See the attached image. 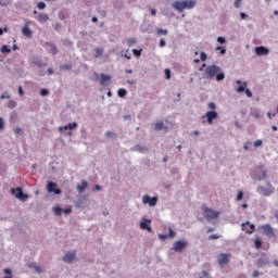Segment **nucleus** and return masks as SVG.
<instances>
[{"label":"nucleus","mask_w":278,"mask_h":278,"mask_svg":"<svg viewBox=\"0 0 278 278\" xmlns=\"http://www.w3.org/2000/svg\"><path fill=\"white\" fill-rule=\"evenodd\" d=\"M197 5L194 0L175 1L172 3V8L177 12H184V10H192Z\"/></svg>","instance_id":"obj_1"},{"label":"nucleus","mask_w":278,"mask_h":278,"mask_svg":"<svg viewBox=\"0 0 278 278\" xmlns=\"http://www.w3.org/2000/svg\"><path fill=\"white\" fill-rule=\"evenodd\" d=\"M202 211H203L204 218H206L207 220H214L218 218V216H220V212L214 211L207 206H204Z\"/></svg>","instance_id":"obj_2"},{"label":"nucleus","mask_w":278,"mask_h":278,"mask_svg":"<svg viewBox=\"0 0 278 278\" xmlns=\"http://www.w3.org/2000/svg\"><path fill=\"white\" fill-rule=\"evenodd\" d=\"M236 84H238V88H237V92H244L245 91V94L247 97L251 98L253 97V92L251 91V89H247V81H242V80H237Z\"/></svg>","instance_id":"obj_3"},{"label":"nucleus","mask_w":278,"mask_h":278,"mask_svg":"<svg viewBox=\"0 0 278 278\" xmlns=\"http://www.w3.org/2000/svg\"><path fill=\"white\" fill-rule=\"evenodd\" d=\"M254 177L258 181H262V180L266 179L267 172H266V169H264V165H261V166L256 167V169L254 172Z\"/></svg>","instance_id":"obj_4"},{"label":"nucleus","mask_w":278,"mask_h":278,"mask_svg":"<svg viewBox=\"0 0 278 278\" xmlns=\"http://www.w3.org/2000/svg\"><path fill=\"white\" fill-rule=\"evenodd\" d=\"M267 186H269V188L258 187L257 192L263 194V197H270V194L275 192V189L270 186V182H268Z\"/></svg>","instance_id":"obj_5"},{"label":"nucleus","mask_w":278,"mask_h":278,"mask_svg":"<svg viewBox=\"0 0 278 278\" xmlns=\"http://www.w3.org/2000/svg\"><path fill=\"white\" fill-rule=\"evenodd\" d=\"M202 118H206L208 125H212V123H214V121H216V118H218V112L208 111L205 113L204 116H202Z\"/></svg>","instance_id":"obj_6"},{"label":"nucleus","mask_w":278,"mask_h":278,"mask_svg":"<svg viewBox=\"0 0 278 278\" xmlns=\"http://www.w3.org/2000/svg\"><path fill=\"white\" fill-rule=\"evenodd\" d=\"M242 231H245V233H255V225L251 224V222H245L241 225Z\"/></svg>","instance_id":"obj_7"},{"label":"nucleus","mask_w":278,"mask_h":278,"mask_svg":"<svg viewBox=\"0 0 278 278\" xmlns=\"http://www.w3.org/2000/svg\"><path fill=\"white\" fill-rule=\"evenodd\" d=\"M185 247H188V242L181 241V240L176 241L174 243L173 251H176V253H181V251H184Z\"/></svg>","instance_id":"obj_8"},{"label":"nucleus","mask_w":278,"mask_h":278,"mask_svg":"<svg viewBox=\"0 0 278 278\" xmlns=\"http://www.w3.org/2000/svg\"><path fill=\"white\" fill-rule=\"evenodd\" d=\"M254 51H255V54L258 56L268 55L270 53V50L264 46L255 47Z\"/></svg>","instance_id":"obj_9"},{"label":"nucleus","mask_w":278,"mask_h":278,"mask_svg":"<svg viewBox=\"0 0 278 278\" xmlns=\"http://www.w3.org/2000/svg\"><path fill=\"white\" fill-rule=\"evenodd\" d=\"M262 230H263V233H265V236H268L269 238H273V236H275V230L273 229L270 224L263 225Z\"/></svg>","instance_id":"obj_10"},{"label":"nucleus","mask_w":278,"mask_h":278,"mask_svg":"<svg viewBox=\"0 0 278 278\" xmlns=\"http://www.w3.org/2000/svg\"><path fill=\"white\" fill-rule=\"evenodd\" d=\"M230 257H231V254H225V253L219 254V257L217 260L218 265L223 266L224 264H229Z\"/></svg>","instance_id":"obj_11"},{"label":"nucleus","mask_w":278,"mask_h":278,"mask_svg":"<svg viewBox=\"0 0 278 278\" xmlns=\"http://www.w3.org/2000/svg\"><path fill=\"white\" fill-rule=\"evenodd\" d=\"M11 192L16 197V199H20L21 201L27 199V194L23 193V189L21 188L11 189Z\"/></svg>","instance_id":"obj_12"},{"label":"nucleus","mask_w":278,"mask_h":278,"mask_svg":"<svg viewBox=\"0 0 278 278\" xmlns=\"http://www.w3.org/2000/svg\"><path fill=\"white\" fill-rule=\"evenodd\" d=\"M47 190L48 192H54V194H62V190L58 189V185L55 182H48Z\"/></svg>","instance_id":"obj_13"},{"label":"nucleus","mask_w":278,"mask_h":278,"mask_svg":"<svg viewBox=\"0 0 278 278\" xmlns=\"http://www.w3.org/2000/svg\"><path fill=\"white\" fill-rule=\"evenodd\" d=\"M142 202L144 204L148 203L150 205V207H153L154 205H157V198H151L149 195H143Z\"/></svg>","instance_id":"obj_14"},{"label":"nucleus","mask_w":278,"mask_h":278,"mask_svg":"<svg viewBox=\"0 0 278 278\" xmlns=\"http://www.w3.org/2000/svg\"><path fill=\"white\" fill-rule=\"evenodd\" d=\"M45 47H49L50 53H52V55H58L60 53V50L58 49V46H55V43H53L51 41H47L45 43Z\"/></svg>","instance_id":"obj_15"},{"label":"nucleus","mask_w":278,"mask_h":278,"mask_svg":"<svg viewBox=\"0 0 278 278\" xmlns=\"http://www.w3.org/2000/svg\"><path fill=\"white\" fill-rule=\"evenodd\" d=\"M111 81H112V76L101 74V78H100L101 86H110Z\"/></svg>","instance_id":"obj_16"},{"label":"nucleus","mask_w":278,"mask_h":278,"mask_svg":"<svg viewBox=\"0 0 278 278\" xmlns=\"http://www.w3.org/2000/svg\"><path fill=\"white\" fill-rule=\"evenodd\" d=\"M22 34H23V36H25V38H31V36H34V31L30 30L28 24H26V25L22 28Z\"/></svg>","instance_id":"obj_17"},{"label":"nucleus","mask_w":278,"mask_h":278,"mask_svg":"<svg viewBox=\"0 0 278 278\" xmlns=\"http://www.w3.org/2000/svg\"><path fill=\"white\" fill-rule=\"evenodd\" d=\"M142 34H153V25L144 24L141 26Z\"/></svg>","instance_id":"obj_18"},{"label":"nucleus","mask_w":278,"mask_h":278,"mask_svg":"<svg viewBox=\"0 0 278 278\" xmlns=\"http://www.w3.org/2000/svg\"><path fill=\"white\" fill-rule=\"evenodd\" d=\"M36 21H38V23H47V21H49V15L39 13L38 16L36 17Z\"/></svg>","instance_id":"obj_19"},{"label":"nucleus","mask_w":278,"mask_h":278,"mask_svg":"<svg viewBox=\"0 0 278 278\" xmlns=\"http://www.w3.org/2000/svg\"><path fill=\"white\" fill-rule=\"evenodd\" d=\"M147 223H149V225H151V219H149V220L144 219V222H141L140 229H147V231H151V227Z\"/></svg>","instance_id":"obj_20"},{"label":"nucleus","mask_w":278,"mask_h":278,"mask_svg":"<svg viewBox=\"0 0 278 278\" xmlns=\"http://www.w3.org/2000/svg\"><path fill=\"white\" fill-rule=\"evenodd\" d=\"M75 260V253H67L63 256V262H73Z\"/></svg>","instance_id":"obj_21"},{"label":"nucleus","mask_w":278,"mask_h":278,"mask_svg":"<svg viewBox=\"0 0 278 278\" xmlns=\"http://www.w3.org/2000/svg\"><path fill=\"white\" fill-rule=\"evenodd\" d=\"M88 188V182L86 180H83L80 185L77 186L78 192H84Z\"/></svg>","instance_id":"obj_22"},{"label":"nucleus","mask_w":278,"mask_h":278,"mask_svg":"<svg viewBox=\"0 0 278 278\" xmlns=\"http://www.w3.org/2000/svg\"><path fill=\"white\" fill-rule=\"evenodd\" d=\"M154 129L155 131H162V129H166V127H164V122H156L154 124Z\"/></svg>","instance_id":"obj_23"},{"label":"nucleus","mask_w":278,"mask_h":278,"mask_svg":"<svg viewBox=\"0 0 278 278\" xmlns=\"http://www.w3.org/2000/svg\"><path fill=\"white\" fill-rule=\"evenodd\" d=\"M156 34L157 36H168V29L157 28Z\"/></svg>","instance_id":"obj_24"},{"label":"nucleus","mask_w":278,"mask_h":278,"mask_svg":"<svg viewBox=\"0 0 278 278\" xmlns=\"http://www.w3.org/2000/svg\"><path fill=\"white\" fill-rule=\"evenodd\" d=\"M1 53H12V49L8 45H3L0 49Z\"/></svg>","instance_id":"obj_25"},{"label":"nucleus","mask_w":278,"mask_h":278,"mask_svg":"<svg viewBox=\"0 0 278 278\" xmlns=\"http://www.w3.org/2000/svg\"><path fill=\"white\" fill-rule=\"evenodd\" d=\"M136 42H138V40L135 37H130L127 39L128 47H134V45H136Z\"/></svg>","instance_id":"obj_26"},{"label":"nucleus","mask_w":278,"mask_h":278,"mask_svg":"<svg viewBox=\"0 0 278 278\" xmlns=\"http://www.w3.org/2000/svg\"><path fill=\"white\" fill-rule=\"evenodd\" d=\"M215 51H219L220 55H225V53H227V49L223 46H217Z\"/></svg>","instance_id":"obj_27"},{"label":"nucleus","mask_w":278,"mask_h":278,"mask_svg":"<svg viewBox=\"0 0 278 278\" xmlns=\"http://www.w3.org/2000/svg\"><path fill=\"white\" fill-rule=\"evenodd\" d=\"M132 54L135 58H140L142 55V49H132Z\"/></svg>","instance_id":"obj_28"},{"label":"nucleus","mask_w":278,"mask_h":278,"mask_svg":"<svg viewBox=\"0 0 278 278\" xmlns=\"http://www.w3.org/2000/svg\"><path fill=\"white\" fill-rule=\"evenodd\" d=\"M72 70H73V65L71 63H66L61 66V71H72Z\"/></svg>","instance_id":"obj_29"},{"label":"nucleus","mask_w":278,"mask_h":278,"mask_svg":"<svg viewBox=\"0 0 278 278\" xmlns=\"http://www.w3.org/2000/svg\"><path fill=\"white\" fill-rule=\"evenodd\" d=\"M103 55V48H97L94 58H101Z\"/></svg>","instance_id":"obj_30"},{"label":"nucleus","mask_w":278,"mask_h":278,"mask_svg":"<svg viewBox=\"0 0 278 278\" xmlns=\"http://www.w3.org/2000/svg\"><path fill=\"white\" fill-rule=\"evenodd\" d=\"M53 212H54L55 216H62L63 210L61 207H59V206H55L53 208Z\"/></svg>","instance_id":"obj_31"},{"label":"nucleus","mask_w":278,"mask_h":278,"mask_svg":"<svg viewBox=\"0 0 278 278\" xmlns=\"http://www.w3.org/2000/svg\"><path fill=\"white\" fill-rule=\"evenodd\" d=\"M61 42H63V45L65 47H71L73 46V41H71V39H62Z\"/></svg>","instance_id":"obj_32"},{"label":"nucleus","mask_w":278,"mask_h":278,"mask_svg":"<svg viewBox=\"0 0 278 278\" xmlns=\"http://www.w3.org/2000/svg\"><path fill=\"white\" fill-rule=\"evenodd\" d=\"M29 267H30V268H35V270H36L37 273H42V268H41L40 266L34 264V263L30 264Z\"/></svg>","instance_id":"obj_33"},{"label":"nucleus","mask_w":278,"mask_h":278,"mask_svg":"<svg viewBox=\"0 0 278 278\" xmlns=\"http://www.w3.org/2000/svg\"><path fill=\"white\" fill-rule=\"evenodd\" d=\"M83 3L87 8H91L92 3H94V0H83Z\"/></svg>","instance_id":"obj_34"},{"label":"nucleus","mask_w":278,"mask_h":278,"mask_svg":"<svg viewBox=\"0 0 278 278\" xmlns=\"http://www.w3.org/2000/svg\"><path fill=\"white\" fill-rule=\"evenodd\" d=\"M117 94H118V97H121V98L126 97L127 90H125V89H118Z\"/></svg>","instance_id":"obj_35"},{"label":"nucleus","mask_w":278,"mask_h":278,"mask_svg":"<svg viewBox=\"0 0 278 278\" xmlns=\"http://www.w3.org/2000/svg\"><path fill=\"white\" fill-rule=\"evenodd\" d=\"M37 8L38 10H45V8H47V3H45L43 1H40L37 3Z\"/></svg>","instance_id":"obj_36"},{"label":"nucleus","mask_w":278,"mask_h":278,"mask_svg":"<svg viewBox=\"0 0 278 278\" xmlns=\"http://www.w3.org/2000/svg\"><path fill=\"white\" fill-rule=\"evenodd\" d=\"M251 147H253V142L248 141L244 143L243 149H244V151H249V149H251Z\"/></svg>","instance_id":"obj_37"},{"label":"nucleus","mask_w":278,"mask_h":278,"mask_svg":"<svg viewBox=\"0 0 278 278\" xmlns=\"http://www.w3.org/2000/svg\"><path fill=\"white\" fill-rule=\"evenodd\" d=\"M217 42L219 45H225V42H227V39L225 37H223V36H219V37H217Z\"/></svg>","instance_id":"obj_38"},{"label":"nucleus","mask_w":278,"mask_h":278,"mask_svg":"<svg viewBox=\"0 0 278 278\" xmlns=\"http://www.w3.org/2000/svg\"><path fill=\"white\" fill-rule=\"evenodd\" d=\"M254 247L255 249H262V241L260 239H255Z\"/></svg>","instance_id":"obj_39"},{"label":"nucleus","mask_w":278,"mask_h":278,"mask_svg":"<svg viewBox=\"0 0 278 278\" xmlns=\"http://www.w3.org/2000/svg\"><path fill=\"white\" fill-rule=\"evenodd\" d=\"M206 71H220V67H218L216 65H210L206 67Z\"/></svg>","instance_id":"obj_40"},{"label":"nucleus","mask_w":278,"mask_h":278,"mask_svg":"<svg viewBox=\"0 0 278 278\" xmlns=\"http://www.w3.org/2000/svg\"><path fill=\"white\" fill-rule=\"evenodd\" d=\"M225 79V74L224 73H219L216 75V80L217 81H223Z\"/></svg>","instance_id":"obj_41"},{"label":"nucleus","mask_w":278,"mask_h":278,"mask_svg":"<svg viewBox=\"0 0 278 278\" xmlns=\"http://www.w3.org/2000/svg\"><path fill=\"white\" fill-rule=\"evenodd\" d=\"M200 60H201V62H205V60H207V53L201 52L200 53Z\"/></svg>","instance_id":"obj_42"},{"label":"nucleus","mask_w":278,"mask_h":278,"mask_svg":"<svg viewBox=\"0 0 278 278\" xmlns=\"http://www.w3.org/2000/svg\"><path fill=\"white\" fill-rule=\"evenodd\" d=\"M4 273L8 276H4V278H12V270H10L9 268H4Z\"/></svg>","instance_id":"obj_43"},{"label":"nucleus","mask_w":278,"mask_h":278,"mask_svg":"<svg viewBox=\"0 0 278 278\" xmlns=\"http://www.w3.org/2000/svg\"><path fill=\"white\" fill-rule=\"evenodd\" d=\"M105 136H106V138H116V134H114L113 131H106L105 132Z\"/></svg>","instance_id":"obj_44"},{"label":"nucleus","mask_w":278,"mask_h":278,"mask_svg":"<svg viewBox=\"0 0 278 278\" xmlns=\"http://www.w3.org/2000/svg\"><path fill=\"white\" fill-rule=\"evenodd\" d=\"M123 58H126V60H131V52H129V50H126V52L123 54Z\"/></svg>","instance_id":"obj_45"},{"label":"nucleus","mask_w":278,"mask_h":278,"mask_svg":"<svg viewBox=\"0 0 278 278\" xmlns=\"http://www.w3.org/2000/svg\"><path fill=\"white\" fill-rule=\"evenodd\" d=\"M256 264L257 266H264L265 264H268V261L257 260Z\"/></svg>","instance_id":"obj_46"},{"label":"nucleus","mask_w":278,"mask_h":278,"mask_svg":"<svg viewBox=\"0 0 278 278\" xmlns=\"http://www.w3.org/2000/svg\"><path fill=\"white\" fill-rule=\"evenodd\" d=\"M77 127V123H70L68 125H67V129H75Z\"/></svg>","instance_id":"obj_47"},{"label":"nucleus","mask_w":278,"mask_h":278,"mask_svg":"<svg viewBox=\"0 0 278 278\" xmlns=\"http://www.w3.org/2000/svg\"><path fill=\"white\" fill-rule=\"evenodd\" d=\"M208 110H216V104L214 102H210L207 104Z\"/></svg>","instance_id":"obj_48"},{"label":"nucleus","mask_w":278,"mask_h":278,"mask_svg":"<svg viewBox=\"0 0 278 278\" xmlns=\"http://www.w3.org/2000/svg\"><path fill=\"white\" fill-rule=\"evenodd\" d=\"M263 142H262V139H258L256 141H254V147L257 148V147H262Z\"/></svg>","instance_id":"obj_49"},{"label":"nucleus","mask_w":278,"mask_h":278,"mask_svg":"<svg viewBox=\"0 0 278 278\" xmlns=\"http://www.w3.org/2000/svg\"><path fill=\"white\" fill-rule=\"evenodd\" d=\"M60 29H62V24L60 23L54 24V30L60 31Z\"/></svg>","instance_id":"obj_50"},{"label":"nucleus","mask_w":278,"mask_h":278,"mask_svg":"<svg viewBox=\"0 0 278 278\" xmlns=\"http://www.w3.org/2000/svg\"><path fill=\"white\" fill-rule=\"evenodd\" d=\"M159 47H161V48L166 47V40L160 39Z\"/></svg>","instance_id":"obj_51"},{"label":"nucleus","mask_w":278,"mask_h":278,"mask_svg":"<svg viewBox=\"0 0 278 278\" xmlns=\"http://www.w3.org/2000/svg\"><path fill=\"white\" fill-rule=\"evenodd\" d=\"M14 134H15L16 136H21V134H23V129H21V128H14Z\"/></svg>","instance_id":"obj_52"},{"label":"nucleus","mask_w":278,"mask_h":278,"mask_svg":"<svg viewBox=\"0 0 278 278\" xmlns=\"http://www.w3.org/2000/svg\"><path fill=\"white\" fill-rule=\"evenodd\" d=\"M240 18H241L242 21H244V20L249 18V15H248L247 13H244V12H241V13H240Z\"/></svg>","instance_id":"obj_53"},{"label":"nucleus","mask_w":278,"mask_h":278,"mask_svg":"<svg viewBox=\"0 0 278 278\" xmlns=\"http://www.w3.org/2000/svg\"><path fill=\"white\" fill-rule=\"evenodd\" d=\"M240 3H242V0H235L233 7L238 9L240 8Z\"/></svg>","instance_id":"obj_54"},{"label":"nucleus","mask_w":278,"mask_h":278,"mask_svg":"<svg viewBox=\"0 0 278 278\" xmlns=\"http://www.w3.org/2000/svg\"><path fill=\"white\" fill-rule=\"evenodd\" d=\"M167 238H175V232L173 228H169V233L167 235Z\"/></svg>","instance_id":"obj_55"},{"label":"nucleus","mask_w":278,"mask_h":278,"mask_svg":"<svg viewBox=\"0 0 278 278\" xmlns=\"http://www.w3.org/2000/svg\"><path fill=\"white\" fill-rule=\"evenodd\" d=\"M40 94H41V97H47V94H49V90L41 89Z\"/></svg>","instance_id":"obj_56"},{"label":"nucleus","mask_w":278,"mask_h":278,"mask_svg":"<svg viewBox=\"0 0 278 278\" xmlns=\"http://www.w3.org/2000/svg\"><path fill=\"white\" fill-rule=\"evenodd\" d=\"M218 238H220V236H218V235H211L208 237V240H218Z\"/></svg>","instance_id":"obj_57"},{"label":"nucleus","mask_w":278,"mask_h":278,"mask_svg":"<svg viewBox=\"0 0 278 278\" xmlns=\"http://www.w3.org/2000/svg\"><path fill=\"white\" fill-rule=\"evenodd\" d=\"M243 193L242 191H239L237 194V201H242Z\"/></svg>","instance_id":"obj_58"},{"label":"nucleus","mask_w":278,"mask_h":278,"mask_svg":"<svg viewBox=\"0 0 278 278\" xmlns=\"http://www.w3.org/2000/svg\"><path fill=\"white\" fill-rule=\"evenodd\" d=\"M8 106L9 108H16V102L15 101H10L9 103H8Z\"/></svg>","instance_id":"obj_59"},{"label":"nucleus","mask_w":278,"mask_h":278,"mask_svg":"<svg viewBox=\"0 0 278 278\" xmlns=\"http://www.w3.org/2000/svg\"><path fill=\"white\" fill-rule=\"evenodd\" d=\"M66 130H68V125H66V126H60V127H59V131H66Z\"/></svg>","instance_id":"obj_60"},{"label":"nucleus","mask_w":278,"mask_h":278,"mask_svg":"<svg viewBox=\"0 0 278 278\" xmlns=\"http://www.w3.org/2000/svg\"><path fill=\"white\" fill-rule=\"evenodd\" d=\"M252 277L253 278L260 277V271L258 270H254L253 274H252Z\"/></svg>","instance_id":"obj_61"},{"label":"nucleus","mask_w":278,"mask_h":278,"mask_svg":"<svg viewBox=\"0 0 278 278\" xmlns=\"http://www.w3.org/2000/svg\"><path fill=\"white\" fill-rule=\"evenodd\" d=\"M208 77H214L216 75V71H208Z\"/></svg>","instance_id":"obj_62"},{"label":"nucleus","mask_w":278,"mask_h":278,"mask_svg":"<svg viewBox=\"0 0 278 278\" xmlns=\"http://www.w3.org/2000/svg\"><path fill=\"white\" fill-rule=\"evenodd\" d=\"M165 77L166 79H170V71H165Z\"/></svg>","instance_id":"obj_63"},{"label":"nucleus","mask_w":278,"mask_h":278,"mask_svg":"<svg viewBox=\"0 0 278 278\" xmlns=\"http://www.w3.org/2000/svg\"><path fill=\"white\" fill-rule=\"evenodd\" d=\"M72 210L71 207L63 210V214H71Z\"/></svg>","instance_id":"obj_64"}]
</instances>
